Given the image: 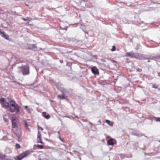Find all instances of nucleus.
Returning a JSON list of instances; mask_svg holds the SVG:
<instances>
[{
  "label": "nucleus",
  "instance_id": "f257e3e1",
  "mask_svg": "<svg viewBox=\"0 0 160 160\" xmlns=\"http://www.w3.org/2000/svg\"><path fill=\"white\" fill-rule=\"evenodd\" d=\"M9 107L10 112H15L17 113L19 112L20 107L14 101L11 100L10 101Z\"/></svg>",
  "mask_w": 160,
  "mask_h": 160
},
{
  "label": "nucleus",
  "instance_id": "f03ea898",
  "mask_svg": "<svg viewBox=\"0 0 160 160\" xmlns=\"http://www.w3.org/2000/svg\"><path fill=\"white\" fill-rule=\"evenodd\" d=\"M12 131L13 133L16 135V136L19 137L20 136V131L19 130H17V127L16 120L15 119H12Z\"/></svg>",
  "mask_w": 160,
  "mask_h": 160
},
{
  "label": "nucleus",
  "instance_id": "7ed1b4c3",
  "mask_svg": "<svg viewBox=\"0 0 160 160\" xmlns=\"http://www.w3.org/2000/svg\"><path fill=\"white\" fill-rule=\"evenodd\" d=\"M126 54L128 56L135 57L140 59H146L144 55L140 54H136L132 52H128Z\"/></svg>",
  "mask_w": 160,
  "mask_h": 160
},
{
  "label": "nucleus",
  "instance_id": "20e7f679",
  "mask_svg": "<svg viewBox=\"0 0 160 160\" xmlns=\"http://www.w3.org/2000/svg\"><path fill=\"white\" fill-rule=\"evenodd\" d=\"M19 68L21 69V71L22 74L24 75H28L29 73V67L28 65H27L25 66L18 67Z\"/></svg>",
  "mask_w": 160,
  "mask_h": 160
},
{
  "label": "nucleus",
  "instance_id": "39448f33",
  "mask_svg": "<svg viewBox=\"0 0 160 160\" xmlns=\"http://www.w3.org/2000/svg\"><path fill=\"white\" fill-rule=\"evenodd\" d=\"M0 103L2 106L5 108H8L9 106V103L8 102H6L5 99L3 98H1L0 99Z\"/></svg>",
  "mask_w": 160,
  "mask_h": 160
},
{
  "label": "nucleus",
  "instance_id": "423d86ee",
  "mask_svg": "<svg viewBox=\"0 0 160 160\" xmlns=\"http://www.w3.org/2000/svg\"><path fill=\"white\" fill-rule=\"evenodd\" d=\"M61 92H62V95H58V98L60 99H66V97L65 96V90H64L63 89L62 90H61Z\"/></svg>",
  "mask_w": 160,
  "mask_h": 160
},
{
  "label": "nucleus",
  "instance_id": "0eeeda50",
  "mask_svg": "<svg viewBox=\"0 0 160 160\" xmlns=\"http://www.w3.org/2000/svg\"><path fill=\"white\" fill-rule=\"evenodd\" d=\"M91 71L92 73L95 74H99L98 69L95 66H93L92 68Z\"/></svg>",
  "mask_w": 160,
  "mask_h": 160
},
{
  "label": "nucleus",
  "instance_id": "6e6552de",
  "mask_svg": "<svg viewBox=\"0 0 160 160\" xmlns=\"http://www.w3.org/2000/svg\"><path fill=\"white\" fill-rule=\"evenodd\" d=\"M37 142L40 143L42 144H43L44 142H42L41 140V135L39 134V132L38 131V133L37 137Z\"/></svg>",
  "mask_w": 160,
  "mask_h": 160
},
{
  "label": "nucleus",
  "instance_id": "1a4fd4ad",
  "mask_svg": "<svg viewBox=\"0 0 160 160\" xmlns=\"http://www.w3.org/2000/svg\"><path fill=\"white\" fill-rule=\"evenodd\" d=\"M0 35L3 38L8 39V36L4 32L0 31Z\"/></svg>",
  "mask_w": 160,
  "mask_h": 160
},
{
  "label": "nucleus",
  "instance_id": "9d476101",
  "mask_svg": "<svg viewBox=\"0 0 160 160\" xmlns=\"http://www.w3.org/2000/svg\"><path fill=\"white\" fill-rule=\"evenodd\" d=\"M30 153V151L27 150L25 152L22 153V155L23 156V158L27 157Z\"/></svg>",
  "mask_w": 160,
  "mask_h": 160
},
{
  "label": "nucleus",
  "instance_id": "9b49d317",
  "mask_svg": "<svg viewBox=\"0 0 160 160\" xmlns=\"http://www.w3.org/2000/svg\"><path fill=\"white\" fill-rule=\"evenodd\" d=\"M46 112H42V114L43 117L47 119H49L50 118V115L49 114L46 115Z\"/></svg>",
  "mask_w": 160,
  "mask_h": 160
},
{
  "label": "nucleus",
  "instance_id": "f8f14e48",
  "mask_svg": "<svg viewBox=\"0 0 160 160\" xmlns=\"http://www.w3.org/2000/svg\"><path fill=\"white\" fill-rule=\"evenodd\" d=\"M23 158H24L23 157L21 153L19 156L15 158L14 159L15 160H21Z\"/></svg>",
  "mask_w": 160,
  "mask_h": 160
},
{
  "label": "nucleus",
  "instance_id": "ddd939ff",
  "mask_svg": "<svg viewBox=\"0 0 160 160\" xmlns=\"http://www.w3.org/2000/svg\"><path fill=\"white\" fill-rule=\"evenodd\" d=\"M0 159L4 160L7 159V158L5 154L0 153Z\"/></svg>",
  "mask_w": 160,
  "mask_h": 160
},
{
  "label": "nucleus",
  "instance_id": "4468645a",
  "mask_svg": "<svg viewBox=\"0 0 160 160\" xmlns=\"http://www.w3.org/2000/svg\"><path fill=\"white\" fill-rule=\"evenodd\" d=\"M107 143L109 145H113L114 143L113 142V139L112 138H111L109 140H108L107 141Z\"/></svg>",
  "mask_w": 160,
  "mask_h": 160
},
{
  "label": "nucleus",
  "instance_id": "2eb2a0df",
  "mask_svg": "<svg viewBox=\"0 0 160 160\" xmlns=\"http://www.w3.org/2000/svg\"><path fill=\"white\" fill-rule=\"evenodd\" d=\"M24 125L25 128L28 131H30V129L28 128V125L27 124V122L26 121H24Z\"/></svg>",
  "mask_w": 160,
  "mask_h": 160
},
{
  "label": "nucleus",
  "instance_id": "dca6fc26",
  "mask_svg": "<svg viewBox=\"0 0 160 160\" xmlns=\"http://www.w3.org/2000/svg\"><path fill=\"white\" fill-rule=\"evenodd\" d=\"M106 123L108 124L110 126H112L113 125V123H112V122H111L109 120H106Z\"/></svg>",
  "mask_w": 160,
  "mask_h": 160
},
{
  "label": "nucleus",
  "instance_id": "f3484780",
  "mask_svg": "<svg viewBox=\"0 0 160 160\" xmlns=\"http://www.w3.org/2000/svg\"><path fill=\"white\" fill-rule=\"evenodd\" d=\"M8 116L7 115H5L3 116V119L5 122H8V119L7 118Z\"/></svg>",
  "mask_w": 160,
  "mask_h": 160
},
{
  "label": "nucleus",
  "instance_id": "a211bd4d",
  "mask_svg": "<svg viewBox=\"0 0 160 160\" xmlns=\"http://www.w3.org/2000/svg\"><path fill=\"white\" fill-rule=\"evenodd\" d=\"M36 147L40 149H42L43 147V146L42 145L38 144L36 145Z\"/></svg>",
  "mask_w": 160,
  "mask_h": 160
},
{
  "label": "nucleus",
  "instance_id": "6ab92c4d",
  "mask_svg": "<svg viewBox=\"0 0 160 160\" xmlns=\"http://www.w3.org/2000/svg\"><path fill=\"white\" fill-rule=\"evenodd\" d=\"M25 108L27 109V110L28 112L29 113H30L31 112V110L30 108H28V107L27 106H25Z\"/></svg>",
  "mask_w": 160,
  "mask_h": 160
},
{
  "label": "nucleus",
  "instance_id": "aec40b11",
  "mask_svg": "<svg viewBox=\"0 0 160 160\" xmlns=\"http://www.w3.org/2000/svg\"><path fill=\"white\" fill-rule=\"evenodd\" d=\"M31 48H32L33 49H34V50H36L35 49L36 48V46L35 45L33 44H32L31 45Z\"/></svg>",
  "mask_w": 160,
  "mask_h": 160
},
{
  "label": "nucleus",
  "instance_id": "412c9836",
  "mask_svg": "<svg viewBox=\"0 0 160 160\" xmlns=\"http://www.w3.org/2000/svg\"><path fill=\"white\" fill-rule=\"evenodd\" d=\"M22 19L24 21H26L27 20H28V21H30V18H22Z\"/></svg>",
  "mask_w": 160,
  "mask_h": 160
},
{
  "label": "nucleus",
  "instance_id": "4be33fe9",
  "mask_svg": "<svg viewBox=\"0 0 160 160\" xmlns=\"http://www.w3.org/2000/svg\"><path fill=\"white\" fill-rule=\"evenodd\" d=\"M135 135H136L137 136H138V137H141L142 136V134L141 133H136V134H135Z\"/></svg>",
  "mask_w": 160,
  "mask_h": 160
},
{
  "label": "nucleus",
  "instance_id": "5701e85b",
  "mask_svg": "<svg viewBox=\"0 0 160 160\" xmlns=\"http://www.w3.org/2000/svg\"><path fill=\"white\" fill-rule=\"evenodd\" d=\"M16 147L17 148H18V149L20 147V145L19 144L17 143L16 144Z\"/></svg>",
  "mask_w": 160,
  "mask_h": 160
},
{
  "label": "nucleus",
  "instance_id": "b1692460",
  "mask_svg": "<svg viewBox=\"0 0 160 160\" xmlns=\"http://www.w3.org/2000/svg\"><path fill=\"white\" fill-rule=\"evenodd\" d=\"M155 120L156 122H160V118H155Z\"/></svg>",
  "mask_w": 160,
  "mask_h": 160
},
{
  "label": "nucleus",
  "instance_id": "393cba45",
  "mask_svg": "<svg viewBox=\"0 0 160 160\" xmlns=\"http://www.w3.org/2000/svg\"><path fill=\"white\" fill-rule=\"evenodd\" d=\"M115 49H116V47H115L114 46H113L112 47V48L111 49V50L112 51H114L115 50Z\"/></svg>",
  "mask_w": 160,
  "mask_h": 160
},
{
  "label": "nucleus",
  "instance_id": "a878e982",
  "mask_svg": "<svg viewBox=\"0 0 160 160\" xmlns=\"http://www.w3.org/2000/svg\"><path fill=\"white\" fill-rule=\"evenodd\" d=\"M152 88H158V86L155 84H153L152 85Z\"/></svg>",
  "mask_w": 160,
  "mask_h": 160
},
{
  "label": "nucleus",
  "instance_id": "bb28decb",
  "mask_svg": "<svg viewBox=\"0 0 160 160\" xmlns=\"http://www.w3.org/2000/svg\"><path fill=\"white\" fill-rule=\"evenodd\" d=\"M155 58H160V55H158L154 57Z\"/></svg>",
  "mask_w": 160,
  "mask_h": 160
},
{
  "label": "nucleus",
  "instance_id": "cd10ccee",
  "mask_svg": "<svg viewBox=\"0 0 160 160\" xmlns=\"http://www.w3.org/2000/svg\"><path fill=\"white\" fill-rule=\"evenodd\" d=\"M58 138L61 141H62V142H64V141H63V140L59 136Z\"/></svg>",
  "mask_w": 160,
  "mask_h": 160
},
{
  "label": "nucleus",
  "instance_id": "c85d7f7f",
  "mask_svg": "<svg viewBox=\"0 0 160 160\" xmlns=\"http://www.w3.org/2000/svg\"><path fill=\"white\" fill-rule=\"evenodd\" d=\"M39 129H41L42 131L43 129L41 127H39Z\"/></svg>",
  "mask_w": 160,
  "mask_h": 160
},
{
  "label": "nucleus",
  "instance_id": "c756f323",
  "mask_svg": "<svg viewBox=\"0 0 160 160\" xmlns=\"http://www.w3.org/2000/svg\"><path fill=\"white\" fill-rule=\"evenodd\" d=\"M158 75L160 77V72L158 73Z\"/></svg>",
  "mask_w": 160,
  "mask_h": 160
},
{
  "label": "nucleus",
  "instance_id": "7c9ffc66",
  "mask_svg": "<svg viewBox=\"0 0 160 160\" xmlns=\"http://www.w3.org/2000/svg\"><path fill=\"white\" fill-rule=\"evenodd\" d=\"M112 61V62H115V61H114V60H112V61Z\"/></svg>",
  "mask_w": 160,
  "mask_h": 160
},
{
  "label": "nucleus",
  "instance_id": "2f4dec72",
  "mask_svg": "<svg viewBox=\"0 0 160 160\" xmlns=\"http://www.w3.org/2000/svg\"><path fill=\"white\" fill-rule=\"evenodd\" d=\"M139 44H138V45H137V48H136V49H137L138 48V47H139Z\"/></svg>",
  "mask_w": 160,
  "mask_h": 160
},
{
  "label": "nucleus",
  "instance_id": "473e14b6",
  "mask_svg": "<svg viewBox=\"0 0 160 160\" xmlns=\"http://www.w3.org/2000/svg\"><path fill=\"white\" fill-rule=\"evenodd\" d=\"M58 134L59 135L60 134V132L59 131H58Z\"/></svg>",
  "mask_w": 160,
  "mask_h": 160
},
{
  "label": "nucleus",
  "instance_id": "72a5a7b5",
  "mask_svg": "<svg viewBox=\"0 0 160 160\" xmlns=\"http://www.w3.org/2000/svg\"><path fill=\"white\" fill-rule=\"evenodd\" d=\"M89 123L90 124H92V123H91V122H89Z\"/></svg>",
  "mask_w": 160,
  "mask_h": 160
},
{
  "label": "nucleus",
  "instance_id": "f704fd0d",
  "mask_svg": "<svg viewBox=\"0 0 160 160\" xmlns=\"http://www.w3.org/2000/svg\"><path fill=\"white\" fill-rule=\"evenodd\" d=\"M148 62H150V60H149V59H148Z\"/></svg>",
  "mask_w": 160,
  "mask_h": 160
},
{
  "label": "nucleus",
  "instance_id": "c9c22d12",
  "mask_svg": "<svg viewBox=\"0 0 160 160\" xmlns=\"http://www.w3.org/2000/svg\"><path fill=\"white\" fill-rule=\"evenodd\" d=\"M65 117H66L68 118H69V117H68V116H66Z\"/></svg>",
  "mask_w": 160,
  "mask_h": 160
},
{
  "label": "nucleus",
  "instance_id": "e433bc0d",
  "mask_svg": "<svg viewBox=\"0 0 160 160\" xmlns=\"http://www.w3.org/2000/svg\"><path fill=\"white\" fill-rule=\"evenodd\" d=\"M138 70H139V69H137V71H138Z\"/></svg>",
  "mask_w": 160,
  "mask_h": 160
},
{
  "label": "nucleus",
  "instance_id": "4c0bfd02",
  "mask_svg": "<svg viewBox=\"0 0 160 160\" xmlns=\"http://www.w3.org/2000/svg\"><path fill=\"white\" fill-rule=\"evenodd\" d=\"M138 70H139V69H137V71H138Z\"/></svg>",
  "mask_w": 160,
  "mask_h": 160
},
{
  "label": "nucleus",
  "instance_id": "58836bf2",
  "mask_svg": "<svg viewBox=\"0 0 160 160\" xmlns=\"http://www.w3.org/2000/svg\"><path fill=\"white\" fill-rule=\"evenodd\" d=\"M138 70H139V69H137V71H138Z\"/></svg>",
  "mask_w": 160,
  "mask_h": 160
},
{
  "label": "nucleus",
  "instance_id": "ea45409f",
  "mask_svg": "<svg viewBox=\"0 0 160 160\" xmlns=\"http://www.w3.org/2000/svg\"><path fill=\"white\" fill-rule=\"evenodd\" d=\"M71 118L70 117H69V118Z\"/></svg>",
  "mask_w": 160,
  "mask_h": 160
},
{
  "label": "nucleus",
  "instance_id": "a19ab883",
  "mask_svg": "<svg viewBox=\"0 0 160 160\" xmlns=\"http://www.w3.org/2000/svg\"><path fill=\"white\" fill-rule=\"evenodd\" d=\"M150 59H153L150 58Z\"/></svg>",
  "mask_w": 160,
  "mask_h": 160
}]
</instances>
